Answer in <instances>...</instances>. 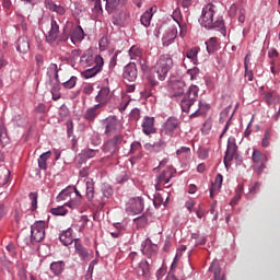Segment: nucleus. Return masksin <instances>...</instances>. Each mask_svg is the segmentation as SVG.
<instances>
[{"mask_svg": "<svg viewBox=\"0 0 280 280\" xmlns=\"http://www.w3.org/2000/svg\"><path fill=\"white\" fill-rule=\"evenodd\" d=\"M142 130H143V133L147 136L153 135L156 132L153 116H144L143 121H142Z\"/></svg>", "mask_w": 280, "mask_h": 280, "instance_id": "obj_18", "label": "nucleus"}, {"mask_svg": "<svg viewBox=\"0 0 280 280\" xmlns=\"http://www.w3.org/2000/svg\"><path fill=\"white\" fill-rule=\"evenodd\" d=\"M98 153H100L98 150H92V149L82 151V154L85 159H94V156H96Z\"/></svg>", "mask_w": 280, "mask_h": 280, "instance_id": "obj_43", "label": "nucleus"}, {"mask_svg": "<svg viewBox=\"0 0 280 280\" xmlns=\"http://www.w3.org/2000/svg\"><path fill=\"white\" fill-rule=\"evenodd\" d=\"M177 24H178V26L180 28L179 35H180L182 38H184V36H186L187 33H188V25L186 24V22H184L182 20L177 21Z\"/></svg>", "mask_w": 280, "mask_h": 280, "instance_id": "obj_42", "label": "nucleus"}, {"mask_svg": "<svg viewBox=\"0 0 280 280\" xmlns=\"http://www.w3.org/2000/svg\"><path fill=\"white\" fill-rule=\"evenodd\" d=\"M93 7H94V10L100 13V12H103V9H102V0H91Z\"/></svg>", "mask_w": 280, "mask_h": 280, "instance_id": "obj_51", "label": "nucleus"}, {"mask_svg": "<svg viewBox=\"0 0 280 280\" xmlns=\"http://www.w3.org/2000/svg\"><path fill=\"white\" fill-rule=\"evenodd\" d=\"M84 36V30L80 25L74 26L73 30L70 32V39L71 43L74 45H77V43H82Z\"/></svg>", "mask_w": 280, "mask_h": 280, "instance_id": "obj_20", "label": "nucleus"}, {"mask_svg": "<svg viewBox=\"0 0 280 280\" xmlns=\"http://www.w3.org/2000/svg\"><path fill=\"white\" fill-rule=\"evenodd\" d=\"M80 66L85 69V71L82 72V75L89 80V78H93L102 71L104 58L102 56L93 57V50L89 49L81 56Z\"/></svg>", "mask_w": 280, "mask_h": 280, "instance_id": "obj_2", "label": "nucleus"}, {"mask_svg": "<svg viewBox=\"0 0 280 280\" xmlns=\"http://www.w3.org/2000/svg\"><path fill=\"white\" fill-rule=\"evenodd\" d=\"M143 209L144 202L143 198L141 197L130 198L126 205L127 212L131 213L132 215H138V213L143 212Z\"/></svg>", "mask_w": 280, "mask_h": 280, "instance_id": "obj_8", "label": "nucleus"}, {"mask_svg": "<svg viewBox=\"0 0 280 280\" xmlns=\"http://www.w3.org/2000/svg\"><path fill=\"white\" fill-rule=\"evenodd\" d=\"M68 212H69V210L65 207H57V208L50 209V213H52V215H57V217H65V215H67Z\"/></svg>", "mask_w": 280, "mask_h": 280, "instance_id": "obj_38", "label": "nucleus"}, {"mask_svg": "<svg viewBox=\"0 0 280 280\" xmlns=\"http://www.w3.org/2000/svg\"><path fill=\"white\" fill-rule=\"evenodd\" d=\"M119 3H120V0H106L107 12H113V10L118 8Z\"/></svg>", "mask_w": 280, "mask_h": 280, "instance_id": "obj_40", "label": "nucleus"}, {"mask_svg": "<svg viewBox=\"0 0 280 280\" xmlns=\"http://www.w3.org/2000/svg\"><path fill=\"white\" fill-rule=\"evenodd\" d=\"M130 175L129 173L126 171V168H124L121 172L118 173V175L116 176V180L118 183H125L129 179Z\"/></svg>", "mask_w": 280, "mask_h": 280, "instance_id": "obj_39", "label": "nucleus"}, {"mask_svg": "<svg viewBox=\"0 0 280 280\" xmlns=\"http://www.w3.org/2000/svg\"><path fill=\"white\" fill-rule=\"evenodd\" d=\"M30 49H31L30 37L25 35L20 36L16 43V50L20 51V54H27Z\"/></svg>", "mask_w": 280, "mask_h": 280, "instance_id": "obj_21", "label": "nucleus"}, {"mask_svg": "<svg viewBox=\"0 0 280 280\" xmlns=\"http://www.w3.org/2000/svg\"><path fill=\"white\" fill-rule=\"evenodd\" d=\"M236 153H237L236 142L234 140H229L226 145L225 156L223 159L224 165L226 168L231 165L233 158Z\"/></svg>", "mask_w": 280, "mask_h": 280, "instance_id": "obj_14", "label": "nucleus"}, {"mask_svg": "<svg viewBox=\"0 0 280 280\" xmlns=\"http://www.w3.org/2000/svg\"><path fill=\"white\" fill-rule=\"evenodd\" d=\"M174 174L175 172L172 167H167L162 173H160V176L156 177L155 190H162V185L170 183Z\"/></svg>", "mask_w": 280, "mask_h": 280, "instance_id": "obj_11", "label": "nucleus"}, {"mask_svg": "<svg viewBox=\"0 0 280 280\" xmlns=\"http://www.w3.org/2000/svg\"><path fill=\"white\" fill-rule=\"evenodd\" d=\"M18 276L20 280H27V271L24 269H20Z\"/></svg>", "mask_w": 280, "mask_h": 280, "instance_id": "obj_60", "label": "nucleus"}, {"mask_svg": "<svg viewBox=\"0 0 280 280\" xmlns=\"http://www.w3.org/2000/svg\"><path fill=\"white\" fill-rule=\"evenodd\" d=\"M200 51V47H192L186 52V57L192 61L194 65L198 62V54Z\"/></svg>", "mask_w": 280, "mask_h": 280, "instance_id": "obj_28", "label": "nucleus"}, {"mask_svg": "<svg viewBox=\"0 0 280 280\" xmlns=\"http://www.w3.org/2000/svg\"><path fill=\"white\" fill-rule=\"evenodd\" d=\"M164 202V198L162 197V195L160 192H156L154 195V199H153V205L155 206V208H159L163 205Z\"/></svg>", "mask_w": 280, "mask_h": 280, "instance_id": "obj_46", "label": "nucleus"}, {"mask_svg": "<svg viewBox=\"0 0 280 280\" xmlns=\"http://www.w3.org/2000/svg\"><path fill=\"white\" fill-rule=\"evenodd\" d=\"M35 112H36L37 114H45V113L47 112V107H46L45 104L39 103V104L36 105Z\"/></svg>", "mask_w": 280, "mask_h": 280, "instance_id": "obj_52", "label": "nucleus"}, {"mask_svg": "<svg viewBox=\"0 0 280 280\" xmlns=\"http://www.w3.org/2000/svg\"><path fill=\"white\" fill-rule=\"evenodd\" d=\"M49 70L54 72L57 83L60 85L59 69L57 63H50Z\"/></svg>", "mask_w": 280, "mask_h": 280, "instance_id": "obj_48", "label": "nucleus"}, {"mask_svg": "<svg viewBox=\"0 0 280 280\" xmlns=\"http://www.w3.org/2000/svg\"><path fill=\"white\" fill-rule=\"evenodd\" d=\"M271 137H272L271 129H266L264 133V139L261 141L262 148H269Z\"/></svg>", "mask_w": 280, "mask_h": 280, "instance_id": "obj_37", "label": "nucleus"}, {"mask_svg": "<svg viewBox=\"0 0 280 280\" xmlns=\"http://www.w3.org/2000/svg\"><path fill=\"white\" fill-rule=\"evenodd\" d=\"M218 10V7L214 5L213 3H208L202 8V13H201V27H205L207 30H212V28H224V21L222 19L213 20L214 14Z\"/></svg>", "mask_w": 280, "mask_h": 280, "instance_id": "obj_3", "label": "nucleus"}, {"mask_svg": "<svg viewBox=\"0 0 280 280\" xmlns=\"http://www.w3.org/2000/svg\"><path fill=\"white\" fill-rule=\"evenodd\" d=\"M252 160L253 163L255 164H260L264 161H268L267 155L264 154L261 151H259L258 149H254L253 153H252Z\"/></svg>", "mask_w": 280, "mask_h": 280, "instance_id": "obj_26", "label": "nucleus"}, {"mask_svg": "<svg viewBox=\"0 0 280 280\" xmlns=\"http://www.w3.org/2000/svg\"><path fill=\"white\" fill-rule=\"evenodd\" d=\"M266 163L267 161L259 163L258 167L256 168V172L258 175H261L262 172L266 170Z\"/></svg>", "mask_w": 280, "mask_h": 280, "instance_id": "obj_59", "label": "nucleus"}, {"mask_svg": "<svg viewBox=\"0 0 280 280\" xmlns=\"http://www.w3.org/2000/svg\"><path fill=\"white\" fill-rule=\"evenodd\" d=\"M77 80H78L77 77H71V78L69 79V81L63 82L62 85H63L66 89H73V88L77 86Z\"/></svg>", "mask_w": 280, "mask_h": 280, "instance_id": "obj_45", "label": "nucleus"}, {"mask_svg": "<svg viewBox=\"0 0 280 280\" xmlns=\"http://www.w3.org/2000/svg\"><path fill=\"white\" fill-rule=\"evenodd\" d=\"M177 34H178L177 30H172L170 37L168 36H164L163 37V39H162L163 40V45L164 46H170L171 44H173L174 40L176 39Z\"/></svg>", "mask_w": 280, "mask_h": 280, "instance_id": "obj_34", "label": "nucleus"}, {"mask_svg": "<svg viewBox=\"0 0 280 280\" xmlns=\"http://www.w3.org/2000/svg\"><path fill=\"white\" fill-rule=\"evenodd\" d=\"M150 271V265L149 261L142 260L140 261L139 268H138V273L141 276H147Z\"/></svg>", "mask_w": 280, "mask_h": 280, "instance_id": "obj_36", "label": "nucleus"}, {"mask_svg": "<svg viewBox=\"0 0 280 280\" xmlns=\"http://www.w3.org/2000/svg\"><path fill=\"white\" fill-rule=\"evenodd\" d=\"M272 101H273V93H271V92L266 93L265 102L270 105L272 103Z\"/></svg>", "mask_w": 280, "mask_h": 280, "instance_id": "obj_61", "label": "nucleus"}, {"mask_svg": "<svg viewBox=\"0 0 280 280\" xmlns=\"http://www.w3.org/2000/svg\"><path fill=\"white\" fill-rule=\"evenodd\" d=\"M46 221L39 220L32 224L31 228V243H40L46 235Z\"/></svg>", "mask_w": 280, "mask_h": 280, "instance_id": "obj_7", "label": "nucleus"}, {"mask_svg": "<svg viewBox=\"0 0 280 280\" xmlns=\"http://www.w3.org/2000/svg\"><path fill=\"white\" fill-rule=\"evenodd\" d=\"M199 91L200 89L196 86V84H191L184 97L180 100L182 112H192V114H190V118L200 117V115H205L209 112L210 108V105L208 103H203V101H199V103L196 104Z\"/></svg>", "mask_w": 280, "mask_h": 280, "instance_id": "obj_1", "label": "nucleus"}, {"mask_svg": "<svg viewBox=\"0 0 280 280\" xmlns=\"http://www.w3.org/2000/svg\"><path fill=\"white\" fill-rule=\"evenodd\" d=\"M0 141L1 143H9V137L4 126H0Z\"/></svg>", "mask_w": 280, "mask_h": 280, "instance_id": "obj_44", "label": "nucleus"}, {"mask_svg": "<svg viewBox=\"0 0 280 280\" xmlns=\"http://www.w3.org/2000/svg\"><path fill=\"white\" fill-rule=\"evenodd\" d=\"M173 67V60L170 55L160 56L159 60L155 63V74L160 81H164L167 77V72Z\"/></svg>", "mask_w": 280, "mask_h": 280, "instance_id": "obj_5", "label": "nucleus"}, {"mask_svg": "<svg viewBox=\"0 0 280 280\" xmlns=\"http://www.w3.org/2000/svg\"><path fill=\"white\" fill-rule=\"evenodd\" d=\"M110 97L109 88L104 86L98 91V94L95 96V102L97 103L96 105L100 110H102V107L106 106L107 102L110 101Z\"/></svg>", "mask_w": 280, "mask_h": 280, "instance_id": "obj_13", "label": "nucleus"}, {"mask_svg": "<svg viewBox=\"0 0 280 280\" xmlns=\"http://www.w3.org/2000/svg\"><path fill=\"white\" fill-rule=\"evenodd\" d=\"M102 113L100 106L94 105L93 107L86 108L85 113L83 114V118L85 121L94 122L98 115Z\"/></svg>", "mask_w": 280, "mask_h": 280, "instance_id": "obj_19", "label": "nucleus"}, {"mask_svg": "<svg viewBox=\"0 0 280 280\" xmlns=\"http://www.w3.org/2000/svg\"><path fill=\"white\" fill-rule=\"evenodd\" d=\"M155 9V7H151L148 11H145L143 13V15L140 19L141 24L144 27H149V25H151V19L153 18V10Z\"/></svg>", "mask_w": 280, "mask_h": 280, "instance_id": "obj_25", "label": "nucleus"}, {"mask_svg": "<svg viewBox=\"0 0 280 280\" xmlns=\"http://www.w3.org/2000/svg\"><path fill=\"white\" fill-rule=\"evenodd\" d=\"M179 125L180 122L177 118L171 117L164 122L161 129V133L168 135V137H173L176 130L179 129Z\"/></svg>", "mask_w": 280, "mask_h": 280, "instance_id": "obj_10", "label": "nucleus"}, {"mask_svg": "<svg viewBox=\"0 0 280 280\" xmlns=\"http://www.w3.org/2000/svg\"><path fill=\"white\" fill-rule=\"evenodd\" d=\"M10 171L9 168H0V185L4 186L9 183Z\"/></svg>", "mask_w": 280, "mask_h": 280, "instance_id": "obj_35", "label": "nucleus"}, {"mask_svg": "<svg viewBox=\"0 0 280 280\" xmlns=\"http://www.w3.org/2000/svg\"><path fill=\"white\" fill-rule=\"evenodd\" d=\"M140 63V69L142 71H148L150 69L149 63L147 62V58L143 57V55L138 60Z\"/></svg>", "mask_w": 280, "mask_h": 280, "instance_id": "obj_49", "label": "nucleus"}, {"mask_svg": "<svg viewBox=\"0 0 280 280\" xmlns=\"http://www.w3.org/2000/svg\"><path fill=\"white\" fill-rule=\"evenodd\" d=\"M217 207H218V201H214V202L211 205V208H210V213H211L212 215H214V221H218Z\"/></svg>", "mask_w": 280, "mask_h": 280, "instance_id": "obj_53", "label": "nucleus"}, {"mask_svg": "<svg viewBox=\"0 0 280 280\" xmlns=\"http://www.w3.org/2000/svg\"><path fill=\"white\" fill-rule=\"evenodd\" d=\"M124 140V136L118 133L113 137V139H109L105 142L103 145L104 153H110V155H114L117 153L118 144H121Z\"/></svg>", "mask_w": 280, "mask_h": 280, "instance_id": "obj_9", "label": "nucleus"}, {"mask_svg": "<svg viewBox=\"0 0 280 280\" xmlns=\"http://www.w3.org/2000/svg\"><path fill=\"white\" fill-rule=\"evenodd\" d=\"M219 190H221L220 186H217L215 182L212 183L210 187V198H214Z\"/></svg>", "mask_w": 280, "mask_h": 280, "instance_id": "obj_50", "label": "nucleus"}, {"mask_svg": "<svg viewBox=\"0 0 280 280\" xmlns=\"http://www.w3.org/2000/svg\"><path fill=\"white\" fill-rule=\"evenodd\" d=\"M66 268V264L62 260L52 261L50 264V271L54 276H60Z\"/></svg>", "mask_w": 280, "mask_h": 280, "instance_id": "obj_24", "label": "nucleus"}, {"mask_svg": "<svg viewBox=\"0 0 280 280\" xmlns=\"http://www.w3.org/2000/svg\"><path fill=\"white\" fill-rule=\"evenodd\" d=\"M68 197L70 198L69 200ZM62 200H68L67 206L75 209L81 206L82 195L77 188L62 189V191L57 195V202H60Z\"/></svg>", "mask_w": 280, "mask_h": 280, "instance_id": "obj_4", "label": "nucleus"}, {"mask_svg": "<svg viewBox=\"0 0 280 280\" xmlns=\"http://www.w3.org/2000/svg\"><path fill=\"white\" fill-rule=\"evenodd\" d=\"M196 206V202L194 199H189L185 202V207L188 209L189 212L192 211V208Z\"/></svg>", "mask_w": 280, "mask_h": 280, "instance_id": "obj_58", "label": "nucleus"}, {"mask_svg": "<svg viewBox=\"0 0 280 280\" xmlns=\"http://www.w3.org/2000/svg\"><path fill=\"white\" fill-rule=\"evenodd\" d=\"M143 55V51L139 46H132L129 50V56L131 60H140Z\"/></svg>", "mask_w": 280, "mask_h": 280, "instance_id": "obj_30", "label": "nucleus"}, {"mask_svg": "<svg viewBox=\"0 0 280 280\" xmlns=\"http://www.w3.org/2000/svg\"><path fill=\"white\" fill-rule=\"evenodd\" d=\"M182 254H179V252H177L176 256L174 257V260L172 262L171 269L175 270L177 268L178 265V260L180 259Z\"/></svg>", "mask_w": 280, "mask_h": 280, "instance_id": "obj_56", "label": "nucleus"}, {"mask_svg": "<svg viewBox=\"0 0 280 280\" xmlns=\"http://www.w3.org/2000/svg\"><path fill=\"white\" fill-rule=\"evenodd\" d=\"M30 200L32 201V211H35L38 205V195L36 192H31Z\"/></svg>", "mask_w": 280, "mask_h": 280, "instance_id": "obj_47", "label": "nucleus"}, {"mask_svg": "<svg viewBox=\"0 0 280 280\" xmlns=\"http://www.w3.org/2000/svg\"><path fill=\"white\" fill-rule=\"evenodd\" d=\"M72 233H73L72 229H68L66 231H62L59 236L61 244H63L66 247H68L74 242Z\"/></svg>", "mask_w": 280, "mask_h": 280, "instance_id": "obj_23", "label": "nucleus"}, {"mask_svg": "<svg viewBox=\"0 0 280 280\" xmlns=\"http://www.w3.org/2000/svg\"><path fill=\"white\" fill-rule=\"evenodd\" d=\"M214 183L217 186H219V188L221 189V185L223 183V176L221 175V173H218L215 179H214Z\"/></svg>", "mask_w": 280, "mask_h": 280, "instance_id": "obj_62", "label": "nucleus"}, {"mask_svg": "<svg viewBox=\"0 0 280 280\" xmlns=\"http://www.w3.org/2000/svg\"><path fill=\"white\" fill-rule=\"evenodd\" d=\"M51 156V151L44 152L38 159V166L40 170H47V160Z\"/></svg>", "mask_w": 280, "mask_h": 280, "instance_id": "obj_29", "label": "nucleus"}, {"mask_svg": "<svg viewBox=\"0 0 280 280\" xmlns=\"http://www.w3.org/2000/svg\"><path fill=\"white\" fill-rule=\"evenodd\" d=\"M206 48L208 54H213L218 49V37H210V39L206 42Z\"/></svg>", "mask_w": 280, "mask_h": 280, "instance_id": "obj_32", "label": "nucleus"}, {"mask_svg": "<svg viewBox=\"0 0 280 280\" xmlns=\"http://www.w3.org/2000/svg\"><path fill=\"white\" fill-rule=\"evenodd\" d=\"M74 249L78 256L81 258V260L89 259L90 254L88 249H85L84 246L81 244V241L79 238L74 240Z\"/></svg>", "mask_w": 280, "mask_h": 280, "instance_id": "obj_22", "label": "nucleus"}, {"mask_svg": "<svg viewBox=\"0 0 280 280\" xmlns=\"http://www.w3.org/2000/svg\"><path fill=\"white\" fill-rule=\"evenodd\" d=\"M186 83L184 81H172L168 84V95L178 97L184 95Z\"/></svg>", "mask_w": 280, "mask_h": 280, "instance_id": "obj_12", "label": "nucleus"}, {"mask_svg": "<svg viewBox=\"0 0 280 280\" xmlns=\"http://www.w3.org/2000/svg\"><path fill=\"white\" fill-rule=\"evenodd\" d=\"M100 49L106 50L108 46V39L107 37H102V39L98 42Z\"/></svg>", "mask_w": 280, "mask_h": 280, "instance_id": "obj_54", "label": "nucleus"}, {"mask_svg": "<svg viewBox=\"0 0 280 280\" xmlns=\"http://www.w3.org/2000/svg\"><path fill=\"white\" fill-rule=\"evenodd\" d=\"M209 270L214 273V280H225V276H221V267L218 261H213Z\"/></svg>", "mask_w": 280, "mask_h": 280, "instance_id": "obj_27", "label": "nucleus"}, {"mask_svg": "<svg viewBox=\"0 0 280 280\" xmlns=\"http://www.w3.org/2000/svg\"><path fill=\"white\" fill-rule=\"evenodd\" d=\"M124 80H127L128 82H135L138 78V69L137 63L130 62L124 68L122 72Z\"/></svg>", "mask_w": 280, "mask_h": 280, "instance_id": "obj_16", "label": "nucleus"}, {"mask_svg": "<svg viewBox=\"0 0 280 280\" xmlns=\"http://www.w3.org/2000/svg\"><path fill=\"white\" fill-rule=\"evenodd\" d=\"M51 95H52V101H59L61 97V93H60V84L57 83L54 85V88L51 89Z\"/></svg>", "mask_w": 280, "mask_h": 280, "instance_id": "obj_41", "label": "nucleus"}, {"mask_svg": "<svg viewBox=\"0 0 280 280\" xmlns=\"http://www.w3.org/2000/svg\"><path fill=\"white\" fill-rule=\"evenodd\" d=\"M243 191H244V186H243V184H240L238 187H237V189H236V191H235L234 198L231 199V201H230V206L233 207V206H236V205H237V202H238V201L241 200V198H242Z\"/></svg>", "mask_w": 280, "mask_h": 280, "instance_id": "obj_33", "label": "nucleus"}, {"mask_svg": "<svg viewBox=\"0 0 280 280\" xmlns=\"http://www.w3.org/2000/svg\"><path fill=\"white\" fill-rule=\"evenodd\" d=\"M52 12H56L57 14H60L61 16H63V14L66 13V9L63 5L55 4Z\"/></svg>", "mask_w": 280, "mask_h": 280, "instance_id": "obj_55", "label": "nucleus"}, {"mask_svg": "<svg viewBox=\"0 0 280 280\" xmlns=\"http://www.w3.org/2000/svg\"><path fill=\"white\" fill-rule=\"evenodd\" d=\"M158 250H159V246L156 244H153L151 238H147L143 241L141 252L145 257L148 258L155 257V255L158 254Z\"/></svg>", "mask_w": 280, "mask_h": 280, "instance_id": "obj_15", "label": "nucleus"}, {"mask_svg": "<svg viewBox=\"0 0 280 280\" xmlns=\"http://www.w3.org/2000/svg\"><path fill=\"white\" fill-rule=\"evenodd\" d=\"M85 185H86L85 196H86L89 201H92L93 197H94V182H93V178H89L88 182L85 183Z\"/></svg>", "mask_w": 280, "mask_h": 280, "instance_id": "obj_31", "label": "nucleus"}, {"mask_svg": "<svg viewBox=\"0 0 280 280\" xmlns=\"http://www.w3.org/2000/svg\"><path fill=\"white\" fill-rule=\"evenodd\" d=\"M142 148L141 142L135 141L131 143V153H136V151L140 150Z\"/></svg>", "mask_w": 280, "mask_h": 280, "instance_id": "obj_57", "label": "nucleus"}, {"mask_svg": "<svg viewBox=\"0 0 280 280\" xmlns=\"http://www.w3.org/2000/svg\"><path fill=\"white\" fill-rule=\"evenodd\" d=\"M113 189L112 188H103V196L106 198H109L110 196H113Z\"/></svg>", "mask_w": 280, "mask_h": 280, "instance_id": "obj_64", "label": "nucleus"}, {"mask_svg": "<svg viewBox=\"0 0 280 280\" xmlns=\"http://www.w3.org/2000/svg\"><path fill=\"white\" fill-rule=\"evenodd\" d=\"M60 26L58 25V22L56 20H51V28L46 36V40L50 45H55L56 40L59 37Z\"/></svg>", "mask_w": 280, "mask_h": 280, "instance_id": "obj_17", "label": "nucleus"}, {"mask_svg": "<svg viewBox=\"0 0 280 280\" xmlns=\"http://www.w3.org/2000/svg\"><path fill=\"white\" fill-rule=\"evenodd\" d=\"M36 66L40 69V67L44 66V57L43 55H37L36 56Z\"/></svg>", "mask_w": 280, "mask_h": 280, "instance_id": "obj_63", "label": "nucleus"}, {"mask_svg": "<svg viewBox=\"0 0 280 280\" xmlns=\"http://www.w3.org/2000/svg\"><path fill=\"white\" fill-rule=\"evenodd\" d=\"M103 128L104 135H106V137H113V135L116 136V133H120L124 129V126L117 116L110 115L103 120Z\"/></svg>", "mask_w": 280, "mask_h": 280, "instance_id": "obj_6", "label": "nucleus"}]
</instances>
